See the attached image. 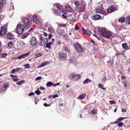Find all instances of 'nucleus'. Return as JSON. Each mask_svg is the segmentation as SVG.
<instances>
[{
    "label": "nucleus",
    "instance_id": "22",
    "mask_svg": "<svg viewBox=\"0 0 130 130\" xmlns=\"http://www.w3.org/2000/svg\"><path fill=\"white\" fill-rule=\"evenodd\" d=\"M65 8L66 10L69 12H71L72 10V9L71 7L68 6L65 7Z\"/></svg>",
    "mask_w": 130,
    "mask_h": 130
},
{
    "label": "nucleus",
    "instance_id": "23",
    "mask_svg": "<svg viewBox=\"0 0 130 130\" xmlns=\"http://www.w3.org/2000/svg\"><path fill=\"white\" fill-rule=\"evenodd\" d=\"M64 31V30H63L58 29L57 30V32L58 34L62 35Z\"/></svg>",
    "mask_w": 130,
    "mask_h": 130
},
{
    "label": "nucleus",
    "instance_id": "27",
    "mask_svg": "<svg viewBox=\"0 0 130 130\" xmlns=\"http://www.w3.org/2000/svg\"><path fill=\"white\" fill-rule=\"evenodd\" d=\"M126 23V24H130V16L127 17Z\"/></svg>",
    "mask_w": 130,
    "mask_h": 130
},
{
    "label": "nucleus",
    "instance_id": "1",
    "mask_svg": "<svg viewBox=\"0 0 130 130\" xmlns=\"http://www.w3.org/2000/svg\"><path fill=\"white\" fill-rule=\"evenodd\" d=\"M98 30L101 32V34L102 36L107 38H109L111 35V32L106 30L105 28H101L99 27Z\"/></svg>",
    "mask_w": 130,
    "mask_h": 130
},
{
    "label": "nucleus",
    "instance_id": "58",
    "mask_svg": "<svg viewBox=\"0 0 130 130\" xmlns=\"http://www.w3.org/2000/svg\"><path fill=\"white\" fill-rule=\"evenodd\" d=\"M4 6L2 5V4H0V11L2 10Z\"/></svg>",
    "mask_w": 130,
    "mask_h": 130
},
{
    "label": "nucleus",
    "instance_id": "56",
    "mask_svg": "<svg viewBox=\"0 0 130 130\" xmlns=\"http://www.w3.org/2000/svg\"><path fill=\"white\" fill-rule=\"evenodd\" d=\"M124 119H125V118L120 117L118 119V120L119 121L123 120Z\"/></svg>",
    "mask_w": 130,
    "mask_h": 130
},
{
    "label": "nucleus",
    "instance_id": "61",
    "mask_svg": "<svg viewBox=\"0 0 130 130\" xmlns=\"http://www.w3.org/2000/svg\"><path fill=\"white\" fill-rule=\"evenodd\" d=\"M58 94H55L53 96V98H56L57 97H58Z\"/></svg>",
    "mask_w": 130,
    "mask_h": 130
},
{
    "label": "nucleus",
    "instance_id": "55",
    "mask_svg": "<svg viewBox=\"0 0 130 130\" xmlns=\"http://www.w3.org/2000/svg\"><path fill=\"white\" fill-rule=\"evenodd\" d=\"M15 72H17L19 71V70H21V68H17L16 69H14Z\"/></svg>",
    "mask_w": 130,
    "mask_h": 130
},
{
    "label": "nucleus",
    "instance_id": "13",
    "mask_svg": "<svg viewBox=\"0 0 130 130\" xmlns=\"http://www.w3.org/2000/svg\"><path fill=\"white\" fill-rule=\"evenodd\" d=\"M70 62L72 64H75L76 62V58L73 57H71L70 60Z\"/></svg>",
    "mask_w": 130,
    "mask_h": 130
},
{
    "label": "nucleus",
    "instance_id": "28",
    "mask_svg": "<svg viewBox=\"0 0 130 130\" xmlns=\"http://www.w3.org/2000/svg\"><path fill=\"white\" fill-rule=\"evenodd\" d=\"M13 43L11 42H9L8 45V48L9 49H10L12 46Z\"/></svg>",
    "mask_w": 130,
    "mask_h": 130
},
{
    "label": "nucleus",
    "instance_id": "2",
    "mask_svg": "<svg viewBox=\"0 0 130 130\" xmlns=\"http://www.w3.org/2000/svg\"><path fill=\"white\" fill-rule=\"evenodd\" d=\"M25 26L23 25L18 24L16 28V31L18 34H21L24 31Z\"/></svg>",
    "mask_w": 130,
    "mask_h": 130
},
{
    "label": "nucleus",
    "instance_id": "50",
    "mask_svg": "<svg viewBox=\"0 0 130 130\" xmlns=\"http://www.w3.org/2000/svg\"><path fill=\"white\" fill-rule=\"evenodd\" d=\"M82 30L84 33L87 34V32H86V31H88V30H85L84 28H82Z\"/></svg>",
    "mask_w": 130,
    "mask_h": 130
},
{
    "label": "nucleus",
    "instance_id": "5",
    "mask_svg": "<svg viewBox=\"0 0 130 130\" xmlns=\"http://www.w3.org/2000/svg\"><path fill=\"white\" fill-rule=\"evenodd\" d=\"M29 43L31 46H35L37 44L38 41L36 38L33 36L30 38Z\"/></svg>",
    "mask_w": 130,
    "mask_h": 130
},
{
    "label": "nucleus",
    "instance_id": "45",
    "mask_svg": "<svg viewBox=\"0 0 130 130\" xmlns=\"http://www.w3.org/2000/svg\"><path fill=\"white\" fill-rule=\"evenodd\" d=\"M109 103L111 105H112L113 104H116V102L114 100H111L109 101Z\"/></svg>",
    "mask_w": 130,
    "mask_h": 130
},
{
    "label": "nucleus",
    "instance_id": "4",
    "mask_svg": "<svg viewBox=\"0 0 130 130\" xmlns=\"http://www.w3.org/2000/svg\"><path fill=\"white\" fill-rule=\"evenodd\" d=\"M68 77L71 80H75L80 77V75L78 74L71 73L69 74Z\"/></svg>",
    "mask_w": 130,
    "mask_h": 130
},
{
    "label": "nucleus",
    "instance_id": "12",
    "mask_svg": "<svg viewBox=\"0 0 130 130\" xmlns=\"http://www.w3.org/2000/svg\"><path fill=\"white\" fill-rule=\"evenodd\" d=\"M32 19L33 22L36 24H38L40 22V19L38 18L37 16L35 14L33 15Z\"/></svg>",
    "mask_w": 130,
    "mask_h": 130
},
{
    "label": "nucleus",
    "instance_id": "59",
    "mask_svg": "<svg viewBox=\"0 0 130 130\" xmlns=\"http://www.w3.org/2000/svg\"><path fill=\"white\" fill-rule=\"evenodd\" d=\"M121 111L122 112H126V110L125 108H122V109Z\"/></svg>",
    "mask_w": 130,
    "mask_h": 130
},
{
    "label": "nucleus",
    "instance_id": "42",
    "mask_svg": "<svg viewBox=\"0 0 130 130\" xmlns=\"http://www.w3.org/2000/svg\"><path fill=\"white\" fill-rule=\"evenodd\" d=\"M79 7H75L74 8V10L76 12H77L78 13H79Z\"/></svg>",
    "mask_w": 130,
    "mask_h": 130
},
{
    "label": "nucleus",
    "instance_id": "37",
    "mask_svg": "<svg viewBox=\"0 0 130 130\" xmlns=\"http://www.w3.org/2000/svg\"><path fill=\"white\" fill-rule=\"evenodd\" d=\"M74 4L76 6L75 7H79L80 4L79 2L78 1H75Z\"/></svg>",
    "mask_w": 130,
    "mask_h": 130
},
{
    "label": "nucleus",
    "instance_id": "39",
    "mask_svg": "<svg viewBox=\"0 0 130 130\" xmlns=\"http://www.w3.org/2000/svg\"><path fill=\"white\" fill-rule=\"evenodd\" d=\"M24 80H21L20 81L17 82V84L18 85H21L24 82Z\"/></svg>",
    "mask_w": 130,
    "mask_h": 130
},
{
    "label": "nucleus",
    "instance_id": "19",
    "mask_svg": "<svg viewBox=\"0 0 130 130\" xmlns=\"http://www.w3.org/2000/svg\"><path fill=\"white\" fill-rule=\"evenodd\" d=\"M53 11L54 14L57 16L59 15H60V12H59L58 11L57 9H53Z\"/></svg>",
    "mask_w": 130,
    "mask_h": 130
},
{
    "label": "nucleus",
    "instance_id": "60",
    "mask_svg": "<svg viewBox=\"0 0 130 130\" xmlns=\"http://www.w3.org/2000/svg\"><path fill=\"white\" fill-rule=\"evenodd\" d=\"M34 30L33 28H31V29H30V30L28 31V32L29 33H31V32L33 31Z\"/></svg>",
    "mask_w": 130,
    "mask_h": 130
},
{
    "label": "nucleus",
    "instance_id": "9",
    "mask_svg": "<svg viewBox=\"0 0 130 130\" xmlns=\"http://www.w3.org/2000/svg\"><path fill=\"white\" fill-rule=\"evenodd\" d=\"M23 21L24 23L27 27L31 26L30 21L28 18H23Z\"/></svg>",
    "mask_w": 130,
    "mask_h": 130
},
{
    "label": "nucleus",
    "instance_id": "46",
    "mask_svg": "<svg viewBox=\"0 0 130 130\" xmlns=\"http://www.w3.org/2000/svg\"><path fill=\"white\" fill-rule=\"evenodd\" d=\"M97 110L94 109L91 112V113L93 114H96L97 112Z\"/></svg>",
    "mask_w": 130,
    "mask_h": 130
},
{
    "label": "nucleus",
    "instance_id": "47",
    "mask_svg": "<svg viewBox=\"0 0 130 130\" xmlns=\"http://www.w3.org/2000/svg\"><path fill=\"white\" fill-rule=\"evenodd\" d=\"M100 13L103 14L105 15H107V13L105 11L103 10L102 11L100 12Z\"/></svg>",
    "mask_w": 130,
    "mask_h": 130
},
{
    "label": "nucleus",
    "instance_id": "20",
    "mask_svg": "<svg viewBox=\"0 0 130 130\" xmlns=\"http://www.w3.org/2000/svg\"><path fill=\"white\" fill-rule=\"evenodd\" d=\"M7 38L10 39H12L14 38V36L11 33H8L7 34Z\"/></svg>",
    "mask_w": 130,
    "mask_h": 130
},
{
    "label": "nucleus",
    "instance_id": "32",
    "mask_svg": "<svg viewBox=\"0 0 130 130\" xmlns=\"http://www.w3.org/2000/svg\"><path fill=\"white\" fill-rule=\"evenodd\" d=\"M85 6H83L81 7L80 8H79V13L81 12H84L85 11Z\"/></svg>",
    "mask_w": 130,
    "mask_h": 130
},
{
    "label": "nucleus",
    "instance_id": "31",
    "mask_svg": "<svg viewBox=\"0 0 130 130\" xmlns=\"http://www.w3.org/2000/svg\"><path fill=\"white\" fill-rule=\"evenodd\" d=\"M52 43L51 42H49L47 43L46 45V47L47 48L49 49H50L51 48V45H52Z\"/></svg>",
    "mask_w": 130,
    "mask_h": 130
},
{
    "label": "nucleus",
    "instance_id": "44",
    "mask_svg": "<svg viewBox=\"0 0 130 130\" xmlns=\"http://www.w3.org/2000/svg\"><path fill=\"white\" fill-rule=\"evenodd\" d=\"M124 125V123L122 122H119L117 124L118 126L119 127H121Z\"/></svg>",
    "mask_w": 130,
    "mask_h": 130
},
{
    "label": "nucleus",
    "instance_id": "10",
    "mask_svg": "<svg viewBox=\"0 0 130 130\" xmlns=\"http://www.w3.org/2000/svg\"><path fill=\"white\" fill-rule=\"evenodd\" d=\"M67 57L66 55L64 53L61 52L59 53V58L60 60L66 59Z\"/></svg>",
    "mask_w": 130,
    "mask_h": 130
},
{
    "label": "nucleus",
    "instance_id": "16",
    "mask_svg": "<svg viewBox=\"0 0 130 130\" xmlns=\"http://www.w3.org/2000/svg\"><path fill=\"white\" fill-rule=\"evenodd\" d=\"M101 18L100 15L96 14L94 15L92 17V18L93 20H98L100 19Z\"/></svg>",
    "mask_w": 130,
    "mask_h": 130
},
{
    "label": "nucleus",
    "instance_id": "38",
    "mask_svg": "<svg viewBox=\"0 0 130 130\" xmlns=\"http://www.w3.org/2000/svg\"><path fill=\"white\" fill-rule=\"evenodd\" d=\"M6 2V0H0V4L2 5L3 6L5 4Z\"/></svg>",
    "mask_w": 130,
    "mask_h": 130
},
{
    "label": "nucleus",
    "instance_id": "17",
    "mask_svg": "<svg viewBox=\"0 0 130 130\" xmlns=\"http://www.w3.org/2000/svg\"><path fill=\"white\" fill-rule=\"evenodd\" d=\"M47 38H45L42 40L40 43V45L41 46H43L47 42Z\"/></svg>",
    "mask_w": 130,
    "mask_h": 130
},
{
    "label": "nucleus",
    "instance_id": "25",
    "mask_svg": "<svg viewBox=\"0 0 130 130\" xmlns=\"http://www.w3.org/2000/svg\"><path fill=\"white\" fill-rule=\"evenodd\" d=\"M125 18L124 17H122L120 18L118 20V21L119 22L123 23L124 22L125 20Z\"/></svg>",
    "mask_w": 130,
    "mask_h": 130
},
{
    "label": "nucleus",
    "instance_id": "53",
    "mask_svg": "<svg viewBox=\"0 0 130 130\" xmlns=\"http://www.w3.org/2000/svg\"><path fill=\"white\" fill-rule=\"evenodd\" d=\"M42 78V77H41L39 76L37 77L36 79L35 80H38Z\"/></svg>",
    "mask_w": 130,
    "mask_h": 130
},
{
    "label": "nucleus",
    "instance_id": "33",
    "mask_svg": "<svg viewBox=\"0 0 130 130\" xmlns=\"http://www.w3.org/2000/svg\"><path fill=\"white\" fill-rule=\"evenodd\" d=\"M122 47L124 49L127 48L128 47V46L126 43H124L122 44Z\"/></svg>",
    "mask_w": 130,
    "mask_h": 130
},
{
    "label": "nucleus",
    "instance_id": "29",
    "mask_svg": "<svg viewBox=\"0 0 130 130\" xmlns=\"http://www.w3.org/2000/svg\"><path fill=\"white\" fill-rule=\"evenodd\" d=\"M53 83L51 82H48L46 84V86L47 87H49L53 86Z\"/></svg>",
    "mask_w": 130,
    "mask_h": 130
},
{
    "label": "nucleus",
    "instance_id": "14",
    "mask_svg": "<svg viewBox=\"0 0 130 130\" xmlns=\"http://www.w3.org/2000/svg\"><path fill=\"white\" fill-rule=\"evenodd\" d=\"M53 6L54 7L57 8L58 9L61 10L63 8L61 5L59 3H55L53 4Z\"/></svg>",
    "mask_w": 130,
    "mask_h": 130
},
{
    "label": "nucleus",
    "instance_id": "49",
    "mask_svg": "<svg viewBox=\"0 0 130 130\" xmlns=\"http://www.w3.org/2000/svg\"><path fill=\"white\" fill-rule=\"evenodd\" d=\"M122 84L124 85V87H126L127 86V84L123 81H122Z\"/></svg>",
    "mask_w": 130,
    "mask_h": 130
},
{
    "label": "nucleus",
    "instance_id": "3",
    "mask_svg": "<svg viewBox=\"0 0 130 130\" xmlns=\"http://www.w3.org/2000/svg\"><path fill=\"white\" fill-rule=\"evenodd\" d=\"M8 24H6L3 26L1 27V31L0 32V36H4L7 32V27Z\"/></svg>",
    "mask_w": 130,
    "mask_h": 130
},
{
    "label": "nucleus",
    "instance_id": "62",
    "mask_svg": "<svg viewBox=\"0 0 130 130\" xmlns=\"http://www.w3.org/2000/svg\"><path fill=\"white\" fill-rule=\"evenodd\" d=\"M79 29V28L76 25H75V29L76 30H78Z\"/></svg>",
    "mask_w": 130,
    "mask_h": 130
},
{
    "label": "nucleus",
    "instance_id": "54",
    "mask_svg": "<svg viewBox=\"0 0 130 130\" xmlns=\"http://www.w3.org/2000/svg\"><path fill=\"white\" fill-rule=\"evenodd\" d=\"M86 31L87 32V34L88 35L90 36V35H91V32L88 30V31Z\"/></svg>",
    "mask_w": 130,
    "mask_h": 130
},
{
    "label": "nucleus",
    "instance_id": "34",
    "mask_svg": "<svg viewBox=\"0 0 130 130\" xmlns=\"http://www.w3.org/2000/svg\"><path fill=\"white\" fill-rule=\"evenodd\" d=\"M7 55L6 53H2L1 54V56L2 58H5L6 56Z\"/></svg>",
    "mask_w": 130,
    "mask_h": 130
},
{
    "label": "nucleus",
    "instance_id": "8",
    "mask_svg": "<svg viewBox=\"0 0 130 130\" xmlns=\"http://www.w3.org/2000/svg\"><path fill=\"white\" fill-rule=\"evenodd\" d=\"M103 2H101L99 5V6L96 10V12L97 13H100L103 9Z\"/></svg>",
    "mask_w": 130,
    "mask_h": 130
},
{
    "label": "nucleus",
    "instance_id": "11",
    "mask_svg": "<svg viewBox=\"0 0 130 130\" xmlns=\"http://www.w3.org/2000/svg\"><path fill=\"white\" fill-rule=\"evenodd\" d=\"M30 53V52H28L27 53L20 55L19 56L14 57L13 58V59H20L24 58L26 57H27L29 54Z\"/></svg>",
    "mask_w": 130,
    "mask_h": 130
},
{
    "label": "nucleus",
    "instance_id": "18",
    "mask_svg": "<svg viewBox=\"0 0 130 130\" xmlns=\"http://www.w3.org/2000/svg\"><path fill=\"white\" fill-rule=\"evenodd\" d=\"M86 95V94L85 93L81 94L77 97V99L79 100L83 99L85 97Z\"/></svg>",
    "mask_w": 130,
    "mask_h": 130
},
{
    "label": "nucleus",
    "instance_id": "6",
    "mask_svg": "<svg viewBox=\"0 0 130 130\" xmlns=\"http://www.w3.org/2000/svg\"><path fill=\"white\" fill-rule=\"evenodd\" d=\"M74 46L76 51L79 53L80 52H84V50L82 47L81 46L77 43H75L74 44Z\"/></svg>",
    "mask_w": 130,
    "mask_h": 130
},
{
    "label": "nucleus",
    "instance_id": "24",
    "mask_svg": "<svg viewBox=\"0 0 130 130\" xmlns=\"http://www.w3.org/2000/svg\"><path fill=\"white\" fill-rule=\"evenodd\" d=\"M29 34L27 33L22 34L21 36V38L22 39H24L26 38L29 35Z\"/></svg>",
    "mask_w": 130,
    "mask_h": 130
},
{
    "label": "nucleus",
    "instance_id": "35",
    "mask_svg": "<svg viewBox=\"0 0 130 130\" xmlns=\"http://www.w3.org/2000/svg\"><path fill=\"white\" fill-rule=\"evenodd\" d=\"M107 79L106 76L105 75L103 76V77L101 79V81L102 82H105Z\"/></svg>",
    "mask_w": 130,
    "mask_h": 130
},
{
    "label": "nucleus",
    "instance_id": "57",
    "mask_svg": "<svg viewBox=\"0 0 130 130\" xmlns=\"http://www.w3.org/2000/svg\"><path fill=\"white\" fill-rule=\"evenodd\" d=\"M43 105L44 106L46 107L50 106L51 105L50 104L48 105L46 103H44Z\"/></svg>",
    "mask_w": 130,
    "mask_h": 130
},
{
    "label": "nucleus",
    "instance_id": "30",
    "mask_svg": "<svg viewBox=\"0 0 130 130\" xmlns=\"http://www.w3.org/2000/svg\"><path fill=\"white\" fill-rule=\"evenodd\" d=\"M48 29L49 32L51 33H54L55 32L54 30L51 27L48 28Z\"/></svg>",
    "mask_w": 130,
    "mask_h": 130
},
{
    "label": "nucleus",
    "instance_id": "51",
    "mask_svg": "<svg viewBox=\"0 0 130 130\" xmlns=\"http://www.w3.org/2000/svg\"><path fill=\"white\" fill-rule=\"evenodd\" d=\"M63 49L65 51H69L68 50V47L66 46H64L63 47Z\"/></svg>",
    "mask_w": 130,
    "mask_h": 130
},
{
    "label": "nucleus",
    "instance_id": "26",
    "mask_svg": "<svg viewBox=\"0 0 130 130\" xmlns=\"http://www.w3.org/2000/svg\"><path fill=\"white\" fill-rule=\"evenodd\" d=\"M91 81V79L89 78H87L84 81L83 83L84 84H86L90 82Z\"/></svg>",
    "mask_w": 130,
    "mask_h": 130
},
{
    "label": "nucleus",
    "instance_id": "40",
    "mask_svg": "<svg viewBox=\"0 0 130 130\" xmlns=\"http://www.w3.org/2000/svg\"><path fill=\"white\" fill-rule=\"evenodd\" d=\"M23 66L25 67V69H29L30 67L29 66V64H27L24 65Z\"/></svg>",
    "mask_w": 130,
    "mask_h": 130
},
{
    "label": "nucleus",
    "instance_id": "52",
    "mask_svg": "<svg viewBox=\"0 0 130 130\" xmlns=\"http://www.w3.org/2000/svg\"><path fill=\"white\" fill-rule=\"evenodd\" d=\"M60 85V83H58L56 84H53V87H55L59 85Z\"/></svg>",
    "mask_w": 130,
    "mask_h": 130
},
{
    "label": "nucleus",
    "instance_id": "63",
    "mask_svg": "<svg viewBox=\"0 0 130 130\" xmlns=\"http://www.w3.org/2000/svg\"><path fill=\"white\" fill-rule=\"evenodd\" d=\"M35 94V93L33 92H31L28 95L29 96H30L32 95H33Z\"/></svg>",
    "mask_w": 130,
    "mask_h": 130
},
{
    "label": "nucleus",
    "instance_id": "21",
    "mask_svg": "<svg viewBox=\"0 0 130 130\" xmlns=\"http://www.w3.org/2000/svg\"><path fill=\"white\" fill-rule=\"evenodd\" d=\"M10 76L12 77V78L14 81H17L19 80L18 78H17V76L15 75H11Z\"/></svg>",
    "mask_w": 130,
    "mask_h": 130
},
{
    "label": "nucleus",
    "instance_id": "41",
    "mask_svg": "<svg viewBox=\"0 0 130 130\" xmlns=\"http://www.w3.org/2000/svg\"><path fill=\"white\" fill-rule=\"evenodd\" d=\"M42 55V53H38L35 54V55L36 56V58H37L41 56Z\"/></svg>",
    "mask_w": 130,
    "mask_h": 130
},
{
    "label": "nucleus",
    "instance_id": "48",
    "mask_svg": "<svg viewBox=\"0 0 130 130\" xmlns=\"http://www.w3.org/2000/svg\"><path fill=\"white\" fill-rule=\"evenodd\" d=\"M59 26L60 27H65L67 25L66 24H59Z\"/></svg>",
    "mask_w": 130,
    "mask_h": 130
},
{
    "label": "nucleus",
    "instance_id": "7",
    "mask_svg": "<svg viewBox=\"0 0 130 130\" xmlns=\"http://www.w3.org/2000/svg\"><path fill=\"white\" fill-rule=\"evenodd\" d=\"M117 10V6L116 5H114L111 6L107 11L108 13H109Z\"/></svg>",
    "mask_w": 130,
    "mask_h": 130
},
{
    "label": "nucleus",
    "instance_id": "43",
    "mask_svg": "<svg viewBox=\"0 0 130 130\" xmlns=\"http://www.w3.org/2000/svg\"><path fill=\"white\" fill-rule=\"evenodd\" d=\"M35 92L36 94L38 95H39L41 93V92L39 91V89H37V90L35 91Z\"/></svg>",
    "mask_w": 130,
    "mask_h": 130
},
{
    "label": "nucleus",
    "instance_id": "64",
    "mask_svg": "<svg viewBox=\"0 0 130 130\" xmlns=\"http://www.w3.org/2000/svg\"><path fill=\"white\" fill-rule=\"evenodd\" d=\"M60 11H62V13H65V12H66V11L63 8Z\"/></svg>",
    "mask_w": 130,
    "mask_h": 130
},
{
    "label": "nucleus",
    "instance_id": "15",
    "mask_svg": "<svg viewBox=\"0 0 130 130\" xmlns=\"http://www.w3.org/2000/svg\"><path fill=\"white\" fill-rule=\"evenodd\" d=\"M49 63V62L48 61H45V62L41 63L40 65L38 67V68H40L42 67H43L47 65Z\"/></svg>",
    "mask_w": 130,
    "mask_h": 130
},
{
    "label": "nucleus",
    "instance_id": "36",
    "mask_svg": "<svg viewBox=\"0 0 130 130\" xmlns=\"http://www.w3.org/2000/svg\"><path fill=\"white\" fill-rule=\"evenodd\" d=\"M98 87L101 89H102L103 90H105L106 88H104L103 87V85L101 84H98Z\"/></svg>",
    "mask_w": 130,
    "mask_h": 130
}]
</instances>
